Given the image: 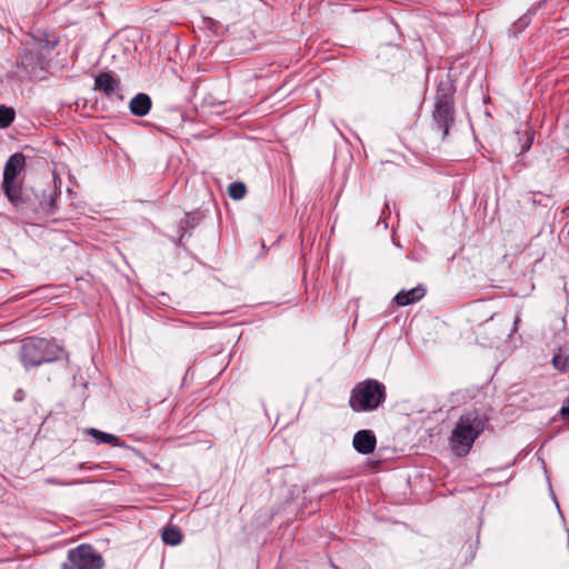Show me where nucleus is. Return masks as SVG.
Returning <instances> with one entry per match:
<instances>
[{
  "label": "nucleus",
  "mask_w": 569,
  "mask_h": 569,
  "mask_svg": "<svg viewBox=\"0 0 569 569\" xmlns=\"http://www.w3.org/2000/svg\"><path fill=\"white\" fill-rule=\"evenodd\" d=\"M560 413H561L562 417L569 419V397L567 398V400L562 405V407L560 409Z\"/></svg>",
  "instance_id": "5701e85b"
},
{
  "label": "nucleus",
  "mask_w": 569,
  "mask_h": 569,
  "mask_svg": "<svg viewBox=\"0 0 569 569\" xmlns=\"http://www.w3.org/2000/svg\"><path fill=\"white\" fill-rule=\"evenodd\" d=\"M103 559L90 545H80L68 551L61 569H101Z\"/></svg>",
  "instance_id": "423d86ee"
},
{
  "label": "nucleus",
  "mask_w": 569,
  "mask_h": 569,
  "mask_svg": "<svg viewBox=\"0 0 569 569\" xmlns=\"http://www.w3.org/2000/svg\"><path fill=\"white\" fill-rule=\"evenodd\" d=\"M26 166V156L17 152L9 157L3 169V182L2 186L13 184L17 181L18 176L23 171Z\"/></svg>",
  "instance_id": "0eeeda50"
},
{
  "label": "nucleus",
  "mask_w": 569,
  "mask_h": 569,
  "mask_svg": "<svg viewBox=\"0 0 569 569\" xmlns=\"http://www.w3.org/2000/svg\"><path fill=\"white\" fill-rule=\"evenodd\" d=\"M548 0H542L538 2L537 4L531 6L525 14H528L529 19L531 20V17L537 13V11L541 8L543 3H546Z\"/></svg>",
  "instance_id": "4be33fe9"
},
{
  "label": "nucleus",
  "mask_w": 569,
  "mask_h": 569,
  "mask_svg": "<svg viewBox=\"0 0 569 569\" xmlns=\"http://www.w3.org/2000/svg\"><path fill=\"white\" fill-rule=\"evenodd\" d=\"M56 43V41L51 43L50 41L44 42L43 40H33L32 43H27V47L21 51L17 61L16 78L21 82L40 79L46 64L44 57L40 50L43 48L50 50Z\"/></svg>",
  "instance_id": "20e7f679"
},
{
  "label": "nucleus",
  "mask_w": 569,
  "mask_h": 569,
  "mask_svg": "<svg viewBox=\"0 0 569 569\" xmlns=\"http://www.w3.org/2000/svg\"><path fill=\"white\" fill-rule=\"evenodd\" d=\"M47 482L54 485V486H73V485L83 483L84 481H81V480L63 481V480H59L57 478H49V479H47Z\"/></svg>",
  "instance_id": "412c9836"
},
{
  "label": "nucleus",
  "mask_w": 569,
  "mask_h": 569,
  "mask_svg": "<svg viewBox=\"0 0 569 569\" xmlns=\"http://www.w3.org/2000/svg\"><path fill=\"white\" fill-rule=\"evenodd\" d=\"M352 445L359 453L369 455L375 451L377 439L371 430H359L353 436Z\"/></svg>",
  "instance_id": "6e6552de"
},
{
  "label": "nucleus",
  "mask_w": 569,
  "mask_h": 569,
  "mask_svg": "<svg viewBox=\"0 0 569 569\" xmlns=\"http://www.w3.org/2000/svg\"><path fill=\"white\" fill-rule=\"evenodd\" d=\"M551 362L558 371H569V345L560 346L555 351Z\"/></svg>",
  "instance_id": "ddd939ff"
},
{
  "label": "nucleus",
  "mask_w": 569,
  "mask_h": 569,
  "mask_svg": "<svg viewBox=\"0 0 569 569\" xmlns=\"http://www.w3.org/2000/svg\"><path fill=\"white\" fill-rule=\"evenodd\" d=\"M87 433L92 436L93 439L98 443H108V445H113V446H117V447L120 446L119 445V439L114 435L103 432V431L98 430L96 428H89L87 430Z\"/></svg>",
  "instance_id": "4468645a"
},
{
  "label": "nucleus",
  "mask_w": 569,
  "mask_h": 569,
  "mask_svg": "<svg viewBox=\"0 0 569 569\" xmlns=\"http://www.w3.org/2000/svg\"><path fill=\"white\" fill-rule=\"evenodd\" d=\"M16 112L4 104L0 106V128H8L14 120Z\"/></svg>",
  "instance_id": "dca6fc26"
},
{
  "label": "nucleus",
  "mask_w": 569,
  "mask_h": 569,
  "mask_svg": "<svg viewBox=\"0 0 569 569\" xmlns=\"http://www.w3.org/2000/svg\"><path fill=\"white\" fill-rule=\"evenodd\" d=\"M531 143H532V137H530L528 134L527 139H526V142L522 144L521 147V151L525 152V151H528L530 148H531Z\"/></svg>",
  "instance_id": "b1692460"
},
{
  "label": "nucleus",
  "mask_w": 569,
  "mask_h": 569,
  "mask_svg": "<svg viewBox=\"0 0 569 569\" xmlns=\"http://www.w3.org/2000/svg\"><path fill=\"white\" fill-rule=\"evenodd\" d=\"M161 537L162 541L168 546H178L182 541V533L176 527H164Z\"/></svg>",
  "instance_id": "2eb2a0df"
},
{
  "label": "nucleus",
  "mask_w": 569,
  "mask_h": 569,
  "mask_svg": "<svg viewBox=\"0 0 569 569\" xmlns=\"http://www.w3.org/2000/svg\"><path fill=\"white\" fill-rule=\"evenodd\" d=\"M386 399V386L376 379H366L351 389L349 407L355 412H371L377 410Z\"/></svg>",
  "instance_id": "f03ea898"
},
{
  "label": "nucleus",
  "mask_w": 569,
  "mask_h": 569,
  "mask_svg": "<svg viewBox=\"0 0 569 569\" xmlns=\"http://www.w3.org/2000/svg\"><path fill=\"white\" fill-rule=\"evenodd\" d=\"M488 418L478 410L465 412L451 432V449L457 456L467 455L476 439L483 432Z\"/></svg>",
  "instance_id": "f257e3e1"
},
{
  "label": "nucleus",
  "mask_w": 569,
  "mask_h": 569,
  "mask_svg": "<svg viewBox=\"0 0 569 569\" xmlns=\"http://www.w3.org/2000/svg\"><path fill=\"white\" fill-rule=\"evenodd\" d=\"M519 322V317L515 320V326H517Z\"/></svg>",
  "instance_id": "bb28decb"
},
{
  "label": "nucleus",
  "mask_w": 569,
  "mask_h": 569,
  "mask_svg": "<svg viewBox=\"0 0 569 569\" xmlns=\"http://www.w3.org/2000/svg\"><path fill=\"white\" fill-rule=\"evenodd\" d=\"M187 228H188V220L187 219H182L180 220L179 224H178V233H179V237L176 241V243L178 246H182L183 244V239L187 234Z\"/></svg>",
  "instance_id": "aec40b11"
},
{
  "label": "nucleus",
  "mask_w": 569,
  "mask_h": 569,
  "mask_svg": "<svg viewBox=\"0 0 569 569\" xmlns=\"http://www.w3.org/2000/svg\"><path fill=\"white\" fill-rule=\"evenodd\" d=\"M56 199H57L56 192L50 190L48 193V200L46 199L44 201L40 202L42 210L47 213L53 212L56 209Z\"/></svg>",
  "instance_id": "6ab92c4d"
},
{
  "label": "nucleus",
  "mask_w": 569,
  "mask_h": 569,
  "mask_svg": "<svg viewBox=\"0 0 569 569\" xmlns=\"http://www.w3.org/2000/svg\"><path fill=\"white\" fill-rule=\"evenodd\" d=\"M152 107L151 98L147 93H137L129 102L130 112L136 117H144Z\"/></svg>",
  "instance_id": "9d476101"
},
{
  "label": "nucleus",
  "mask_w": 569,
  "mask_h": 569,
  "mask_svg": "<svg viewBox=\"0 0 569 569\" xmlns=\"http://www.w3.org/2000/svg\"><path fill=\"white\" fill-rule=\"evenodd\" d=\"M84 468H86V463H84V462H81V463H79V465L77 466V469H79V470H82V469H84Z\"/></svg>",
  "instance_id": "a878e982"
},
{
  "label": "nucleus",
  "mask_w": 569,
  "mask_h": 569,
  "mask_svg": "<svg viewBox=\"0 0 569 569\" xmlns=\"http://www.w3.org/2000/svg\"><path fill=\"white\" fill-rule=\"evenodd\" d=\"M58 356V346L44 338L29 337L21 341L20 360L27 369L52 362Z\"/></svg>",
  "instance_id": "39448f33"
},
{
  "label": "nucleus",
  "mask_w": 569,
  "mask_h": 569,
  "mask_svg": "<svg viewBox=\"0 0 569 569\" xmlns=\"http://www.w3.org/2000/svg\"><path fill=\"white\" fill-rule=\"evenodd\" d=\"M13 398H14V400H16V401H22V400L24 399V392H23V390L18 389V390L14 392Z\"/></svg>",
  "instance_id": "393cba45"
},
{
  "label": "nucleus",
  "mask_w": 569,
  "mask_h": 569,
  "mask_svg": "<svg viewBox=\"0 0 569 569\" xmlns=\"http://www.w3.org/2000/svg\"><path fill=\"white\" fill-rule=\"evenodd\" d=\"M2 190L11 202L12 206L19 209H23L27 203V198L22 191V188L19 182L13 184L2 186Z\"/></svg>",
  "instance_id": "f8f14e48"
},
{
  "label": "nucleus",
  "mask_w": 569,
  "mask_h": 569,
  "mask_svg": "<svg viewBox=\"0 0 569 569\" xmlns=\"http://www.w3.org/2000/svg\"><path fill=\"white\" fill-rule=\"evenodd\" d=\"M247 192L246 186L242 182H232L228 188V194L233 200H241Z\"/></svg>",
  "instance_id": "f3484780"
},
{
  "label": "nucleus",
  "mask_w": 569,
  "mask_h": 569,
  "mask_svg": "<svg viewBox=\"0 0 569 569\" xmlns=\"http://www.w3.org/2000/svg\"><path fill=\"white\" fill-rule=\"evenodd\" d=\"M455 92L456 88L450 80L440 81L436 90L432 128L441 131L443 139L455 122Z\"/></svg>",
  "instance_id": "7ed1b4c3"
},
{
  "label": "nucleus",
  "mask_w": 569,
  "mask_h": 569,
  "mask_svg": "<svg viewBox=\"0 0 569 569\" xmlns=\"http://www.w3.org/2000/svg\"><path fill=\"white\" fill-rule=\"evenodd\" d=\"M120 88V81L109 72H100L94 78V89L110 97Z\"/></svg>",
  "instance_id": "1a4fd4ad"
},
{
  "label": "nucleus",
  "mask_w": 569,
  "mask_h": 569,
  "mask_svg": "<svg viewBox=\"0 0 569 569\" xmlns=\"http://www.w3.org/2000/svg\"><path fill=\"white\" fill-rule=\"evenodd\" d=\"M426 295V289L423 286L419 284L410 290H401L399 291L393 300L398 306H408L415 303L422 299Z\"/></svg>",
  "instance_id": "9b49d317"
},
{
  "label": "nucleus",
  "mask_w": 569,
  "mask_h": 569,
  "mask_svg": "<svg viewBox=\"0 0 569 569\" xmlns=\"http://www.w3.org/2000/svg\"><path fill=\"white\" fill-rule=\"evenodd\" d=\"M529 23L530 19L528 14H523L509 28V32L512 36H518L529 26Z\"/></svg>",
  "instance_id": "a211bd4d"
}]
</instances>
